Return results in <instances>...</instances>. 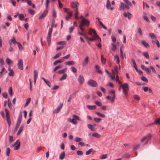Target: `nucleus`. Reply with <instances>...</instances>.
<instances>
[{"label":"nucleus","instance_id":"e2e57ef3","mask_svg":"<svg viewBox=\"0 0 160 160\" xmlns=\"http://www.w3.org/2000/svg\"><path fill=\"white\" fill-rule=\"evenodd\" d=\"M58 45H65L66 44V42L65 41H59L58 42Z\"/></svg>","mask_w":160,"mask_h":160},{"label":"nucleus","instance_id":"72a5a7b5","mask_svg":"<svg viewBox=\"0 0 160 160\" xmlns=\"http://www.w3.org/2000/svg\"><path fill=\"white\" fill-rule=\"evenodd\" d=\"M31 101V98H28L26 100V103L24 106V107H25L27 106L30 102Z\"/></svg>","mask_w":160,"mask_h":160},{"label":"nucleus","instance_id":"c756f323","mask_svg":"<svg viewBox=\"0 0 160 160\" xmlns=\"http://www.w3.org/2000/svg\"><path fill=\"white\" fill-rule=\"evenodd\" d=\"M101 62L103 64H105L106 63V59L104 58L103 55H101Z\"/></svg>","mask_w":160,"mask_h":160},{"label":"nucleus","instance_id":"6ab92c4d","mask_svg":"<svg viewBox=\"0 0 160 160\" xmlns=\"http://www.w3.org/2000/svg\"><path fill=\"white\" fill-rule=\"evenodd\" d=\"M78 8H76L75 11V18L76 20H78L79 18L78 16Z\"/></svg>","mask_w":160,"mask_h":160},{"label":"nucleus","instance_id":"13d9d810","mask_svg":"<svg viewBox=\"0 0 160 160\" xmlns=\"http://www.w3.org/2000/svg\"><path fill=\"white\" fill-rule=\"evenodd\" d=\"M71 71L73 73H76L77 72V70L76 68L74 67H71Z\"/></svg>","mask_w":160,"mask_h":160},{"label":"nucleus","instance_id":"39448f33","mask_svg":"<svg viewBox=\"0 0 160 160\" xmlns=\"http://www.w3.org/2000/svg\"><path fill=\"white\" fill-rule=\"evenodd\" d=\"M89 23L90 21L88 20L86 18H84L82 19L80 24L83 26L86 25L88 26L89 25Z\"/></svg>","mask_w":160,"mask_h":160},{"label":"nucleus","instance_id":"338daca9","mask_svg":"<svg viewBox=\"0 0 160 160\" xmlns=\"http://www.w3.org/2000/svg\"><path fill=\"white\" fill-rule=\"evenodd\" d=\"M134 98L135 99L137 100L138 101H139V100H140V98L137 95H134Z\"/></svg>","mask_w":160,"mask_h":160},{"label":"nucleus","instance_id":"6e6d98bb","mask_svg":"<svg viewBox=\"0 0 160 160\" xmlns=\"http://www.w3.org/2000/svg\"><path fill=\"white\" fill-rule=\"evenodd\" d=\"M8 92L9 94H10V95L11 96H12V88L11 87H9Z\"/></svg>","mask_w":160,"mask_h":160},{"label":"nucleus","instance_id":"4be33fe9","mask_svg":"<svg viewBox=\"0 0 160 160\" xmlns=\"http://www.w3.org/2000/svg\"><path fill=\"white\" fill-rule=\"evenodd\" d=\"M68 121L71 123L74 124H76L77 123V121L74 118L71 119L70 118L68 119Z\"/></svg>","mask_w":160,"mask_h":160},{"label":"nucleus","instance_id":"7c9ffc66","mask_svg":"<svg viewBox=\"0 0 160 160\" xmlns=\"http://www.w3.org/2000/svg\"><path fill=\"white\" fill-rule=\"evenodd\" d=\"M88 128L92 131H94L95 130V128L93 127V126L91 124H88Z\"/></svg>","mask_w":160,"mask_h":160},{"label":"nucleus","instance_id":"393cba45","mask_svg":"<svg viewBox=\"0 0 160 160\" xmlns=\"http://www.w3.org/2000/svg\"><path fill=\"white\" fill-rule=\"evenodd\" d=\"M95 68L97 69V72H98L100 74H102V72L100 70V67L98 65H96L95 66Z\"/></svg>","mask_w":160,"mask_h":160},{"label":"nucleus","instance_id":"0e129e2a","mask_svg":"<svg viewBox=\"0 0 160 160\" xmlns=\"http://www.w3.org/2000/svg\"><path fill=\"white\" fill-rule=\"evenodd\" d=\"M140 146V145L139 144H138L134 146L133 148V149H138Z\"/></svg>","mask_w":160,"mask_h":160},{"label":"nucleus","instance_id":"4468645a","mask_svg":"<svg viewBox=\"0 0 160 160\" xmlns=\"http://www.w3.org/2000/svg\"><path fill=\"white\" fill-rule=\"evenodd\" d=\"M41 78L44 81L45 83L50 88L51 87V84L48 80H46L43 77H42Z\"/></svg>","mask_w":160,"mask_h":160},{"label":"nucleus","instance_id":"5701e85b","mask_svg":"<svg viewBox=\"0 0 160 160\" xmlns=\"http://www.w3.org/2000/svg\"><path fill=\"white\" fill-rule=\"evenodd\" d=\"M67 69V68H65L62 70L58 71L57 72V73L59 74L64 73L65 72H66Z\"/></svg>","mask_w":160,"mask_h":160},{"label":"nucleus","instance_id":"09e8293b","mask_svg":"<svg viewBox=\"0 0 160 160\" xmlns=\"http://www.w3.org/2000/svg\"><path fill=\"white\" fill-rule=\"evenodd\" d=\"M70 55L69 54L65 56L62 57V60H63L64 62L65 59H68L70 57Z\"/></svg>","mask_w":160,"mask_h":160},{"label":"nucleus","instance_id":"37998d69","mask_svg":"<svg viewBox=\"0 0 160 160\" xmlns=\"http://www.w3.org/2000/svg\"><path fill=\"white\" fill-rule=\"evenodd\" d=\"M14 141V139H13V137L12 136H9V142L10 143H11Z\"/></svg>","mask_w":160,"mask_h":160},{"label":"nucleus","instance_id":"c85d7f7f","mask_svg":"<svg viewBox=\"0 0 160 160\" xmlns=\"http://www.w3.org/2000/svg\"><path fill=\"white\" fill-rule=\"evenodd\" d=\"M62 66L61 65H59L56 66L53 69L52 72H54L58 69L61 68H62Z\"/></svg>","mask_w":160,"mask_h":160},{"label":"nucleus","instance_id":"9d476101","mask_svg":"<svg viewBox=\"0 0 160 160\" xmlns=\"http://www.w3.org/2000/svg\"><path fill=\"white\" fill-rule=\"evenodd\" d=\"M78 4L77 2H73L71 3V6L73 8H78Z\"/></svg>","mask_w":160,"mask_h":160},{"label":"nucleus","instance_id":"423d86ee","mask_svg":"<svg viewBox=\"0 0 160 160\" xmlns=\"http://www.w3.org/2000/svg\"><path fill=\"white\" fill-rule=\"evenodd\" d=\"M63 105V104L62 103H59V105L57 107L56 109L53 111V112L54 113H58L60 111L61 109L62 108Z\"/></svg>","mask_w":160,"mask_h":160},{"label":"nucleus","instance_id":"3c124183","mask_svg":"<svg viewBox=\"0 0 160 160\" xmlns=\"http://www.w3.org/2000/svg\"><path fill=\"white\" fill-rule=\"evenodd\" d=\"M61 55V53H58L53 57V58L54 59H57L58 58L59 56H60Z\"/></svg>","mask_w":160,"mask_h":160},{"label":"nucleus","instance_id":"69168bd1","mask_svg":"<svg viewBox=\"0 0 160 160\" xmlns=\"http://www.w3.org/2000/svg\"><path fill=\"white\" fill-rule=\"evenodd\" d=\"M141 79L143 81H144L146 82H148V80L147 79L146 77L144 76H142L141 78Z\"/></svg>","mask_w":160,"mask_h":160},{"label":"nucleus","instance_id":"de8ad7c7","mask_svg":"<svg viewBox=\"0 0 160 160\" xmlns=\"http://www.w3.org/2000/svg\"><path fill=\"white\" fill-rule=\"evenodd\" d=\"M11 40L12 42L13 43L14 45H15L16 43H17L18 42H17L16 40L15 39V37H13L12 39L10 40L9 41Z\"/></svg>","mask_w":160,"mask_h":160},{"label":"nucleus","instance_id":"4c0bfd02","mask_svg":"<svg viewBox=\"0 0 160 160\" xmlns=\"http://www.w3.org/2000/svg\"><path fill=\"white\" fill-rule=\"evenodd\" d=\"M115 60H116V62L118 64H119L120 62L119 57L118 55H116L115 56Z\"/></svg>","mask_w":160,"mask_h":160},{"label":"nucleus","instance_id":"f03ea898","mask_svg":"<svg viewBox=\"0 0 160 160\" xmlns=\"http://www.w3.org/2000/svg\"><path fill=\"white\" fill-rule=\"evenodd\" d=\"M22 118V115L21 112L19 115V117H18V121L17 122V123L16 125V126H15V128L14 129V132H16L17 131L18 129V127H19V125L21 123V121Z\"/></svg>","mask_w":160,"mask_h":160},{"label":"nucleus","instance_id":"7ed1b4c3","mask_svg":"<svg viewBox=\"0 0 160 160\" xmlns=\"http://www.w3.org/2000/svg\"><path fill=\"white\" fill-rule=\"evenodd\" d=\"M5 110L6 113L7 121L8 126L10 127L11 124V122L9 115V112L7 108H5Z\"/></svg>","mask_w":160,"mask_h":160},{"label":"nucleus","instance_id":"79ce46f5","mask_svg":"<svg viewBox=\"0 0 160 160\" xmlns=\"http://www.w3.org/2000/svg\"><path fill=\"white\" fill-rule=\"evenodd\" d=\"M93 119L94 121L97 123L99 122H100L102 120L101 119L97 118H95Z\"/></svg>","mask_w":160,"mask_h":160},{"label":"nucleus","instance_id":"ddd939ff","mask_svg":"<svg viewBox=\"0 0 160 160\" xmlns=\"http://www.w3.org/2000/svg\"><path fill=\"white\" fill-rule=\"evenodd\" d=\"M142 44L144 46L145 48H149L150 45L145 40H142L141 41Z\"/></svg>","mask_w":160,"mask_h":160},{"label":"nucleus","instance_id":"864d4df0","mask_svg":"<svg viewBox=\"0 0 160 160\" xmlns=\"http://www.w3.org/2000/svg\"><path fill=\"white\" fill-rule=\"evenodd\" d=\"M93 151V150L92 148H91L88 150V151L86 152V155H88L89 154Z\"/></svg>","mask_w":160,"mask_h":160},{"label":"nucleus","instance_id":"b1692460","mask_svg":"<svg viewBox=\"0 0 160 160\" xmlns=\"http://www.w3.org/2000/svg\"><path fill=\"white\" fill-rule=\"evenodd\" d=\"M65 156V152H62L59 156V158L60 160L63 159Z\"/></svg>","mask_w":160,"mask_h":160},{"label":"nucleus","instance_id":"f8f14e48","mask_svg":"<svg viewBox=\"0 0 160 160\" xmlns=\"http://www.w3.org/2000/svg\"><path fill=\"white\" fill-rule=\"evenodd\" d=\"M48 13V11L47 10H46L40 16L39 18V19H41L44 17Z\"/></svg>","mask_w":160,"mask_h":160},{"label":"nucleus","instance_id":"ea45409f","mask_svg":"<svg viewBox=\"0 0 160 160\" xmlns=\"http://www.w3.org/2000/svg\"><path fill=\"white\" fill-rule=\"evenodd\" d=\"M24 15L23 14H22L19 15V19L21 20H24Z\"/></svg>","mask_w":160,"mask_h":160},{"label":"nucleus","instance_id":"603ef678","mask_svg":"<svg viewBox=\"0 0 160 160\" xmlns=\"http://www.w3.org/2000/svg\"><path fill=\"white\" fill-rule=\"evenodd\" d=\"M127 14L128 16L127 17L128 18V19H130L132 17V15L129 12H127Z\"/></svg>","mask_w":160,"mask_h":160},{"label":"nucleus","instance_id":"f257e3e1","mask_svg":"<svg viewBox=\"0 0 160 160\" xmlns=\"http://www.w3.org/2000/svg\"><path fill=\"white\" fill-rule=\"evenodd\" d=\"M121 87L122 88L123 93L125 96H127L128 95V91L129 89L128 84L127 83H125L122 85Z\"/></svg>","mask_w":160,"mask_h":160},{"label":"nucleus","instance_id":"c03bdc74","mask_svg":"<svg viewBox=\"0 0 160 160\" xmlns=\"http://www.w3.org/2000/svg\"><path fill=\"white\" fill-rule=\"evenodd\" d=\"M107 157V154H103L100 157V158L102 159H105Z\"/></svg>","mask_w":160,"mask_h":160},{"label":"nucleus","instance_id":"774afa93","mask_svg":"<svg viewBox=\"0 0 160 160\" xmlns=\"http://www.w3.org/2000/svg\"><path fill=\"white\" fill-rule=\"evenodd\" d=\"M6 62L8 64H9L10 63L12 62V61L9 58H7L6 59Z\"/></svg>","mask_w":160,"mask_h":160},{"label":"nucleus","instance_id":"473e14b6","mask_svg":"<svg viewBox=\"0 0 160 160\" xmlns=\"http://www.w3.org/2000/svg\"><path fill=\"white\" fill-rule=\"evenodd\" d=\"M95 113L98 116H100L102 118H104L105 117V115L104 114H102L98 112H96Z\"/></svg>","mask_w":160,"mask_h":160},{"label":"nucleus","instance_id":"2eb2a0df","mask_svg":"<svg viewBox=\"0 0 160 160\" xmlns=\"http://www.w3.org/2000/svg\"><path fill=\"white\" fill-rule=\"evenodd\" d=\"M24 128V126L23 125H21V126L19 129V130L18 131V132L17 133V136L19 135L21 133V132H22V130Z\"/></svg>","mask_w":160,"mask_h":160},{"label":"nucleus","instance_id":"4d7b16f0","mask_svg":"<svg viewBox=\"0 0 160 160\" xmlns=\"http://www.w3.org/2000/svg\"><path fill=\"white\" fill-rule=\"evenodd\" d=\"M29 12L32 15L34 14L35 12L32 9H29L28 10Z\"/></svg>","mask_w":160,"mask_h":160},{"label":"nucleus","instance_id":"6e6552de","mask_svg":"<svg viewBox=\"0 0 160 160\" xmlns=\"http://www.w3.org/2000/svg\"><path fill=\"white\" fill-rule=\"evenodd\" d=\"M93 33L94 36H93V38H94L95 40H97L98 39H99V41H101V38L99 37V36L97 34L96 31L95 30H93Z\"/></svg>","mask_w":160,"mask_h":160},{"label":"nucleus","instance_id":"e433bc0d","mask_svg":"<svg viewBox=\"0 0 160 160\" xmlns=\"http://www.w3.org/2000/svg\"><path fill=\"white\" fill-rule=\"evenodd\" d=\"M112 45V50L114 51L117 48V47L116 45L115 44H114V43H112L111 44Z\"/></svg>","mask_w":160,"mask_h":160},{"label":"nucleus","instance_id":"412c9836","mask_svg":"<svg viewBox=\"0 0 160 160\" xmlns=\"http://www.w3.org/2000/svg\"><path fill=\"white\" fill-rule=\"evenodd\" d=\"M75 62L73 61H71L67 62H66L65 63V64L69 66L71 65H73L75 64Z\"/></svg>","mask_w":160,"mask_h":160},{"label":"nucleus","instance_id":"a211bd4d","mask_svg":"<svg viewBox=\"0 0 160 160\" xmlns=\"http://www.w3.org/2000/svg\"><path fill=\"white\" fill-rule=\"evenodd\" d=\"M75 93H73L71 94L70 95V96L69 97V98L68 99V102H71V101L72 100V98H74V97H75Z\"/></svg>","mask_w":160,"mask_h":160},{"label":"nucleus","instance_id":"9b49d317","mask_svg":"<svg viewBox=\"0 0 160 160\" xmlns=\"http://www.w3.org/2000/svg\"><path fill=\"white\" fill-rule=\"evenodd\" d=\"M89 62V57L88 56H87L84 59V61L82 62V65L83 66L87 65L88 63Z\"/></svg>","mask_w":160,"mask_h":160},{"label":"nucleus","instance_id":"bb28decb","mask_svg":"<svg viewBox=\"0 0 160 160\" xmlns=\"http://www.w3.org/2000/svg\"><path fill=\"white\" fill-rule=\"evenodd\" d=\"M67 75L66 73H64L62 76L59 79V81H62L65 79L67 77Z\"/></svg>","mask_w":160,"mask_h":160},{"label":"nucleus","instance_id":"f3484780","mask_svg":"<svg viewBox=\"0 0 160 160\" xmlns=\"http://www.w3.org/2000/svg\"><path fill=\"white\" fill-rule=\"evenodd\" d=\"M63 62V60H62V58L60 59H58L55 61L53 63V65L54 66L57 65L58 63H60Z\"/></svg>","mask_w":160,"mask_h":160},{"label":"nucleus","instance_id":"5fc2aeb1","mask_svg":"<svg viewBox=\"0 0 160 160\" xmlns=\"http://www.w3.org/2000/svg\"><path fill=\"white\" fill-rule=\"evenodd\" d=\"M72 117H73V118H74L76 120H80V117L76 115H72Z\"/></svg>","mask_w":160,"mask_h":160},{"label":"nucleus","instance_id":"0eeeda50","mask_svg":"<svg viewBox=\"0 0 160 160\" xmlns=\"http://www.w3.org/2000/svg\"><path fill=\"white\" fill-rule=\"evenodd\" d=\"M17 66L19 69L21 70H22L23 69V61L22 59H20L18 61Z\"/></svg>","mask_w":160,"mask_h":160},{"label":"nucleus","instance_id":"cd10ccee","mask_svg":"<svg viewBox=\"0 0 160 160\" xmlns=\"http://www.w3.org/2000/svg\"><path fill=\"white\" fill-rule=\"evenodd\" d=\"M142 53L146 59H149V56L148 52H143Z\"/></svg>","mask_w":160,"mask_h":160},{"label":"nucleus","instance_id":"2f4dec72","mask_svg":"<svg viewBox=\"0 0 160 160\" xmlns=\"http://www.w3.org/2000/svg\"><path fill=\"white\" fill-rule=\"evenodd\" d=\"M145 137L147 140H149L151 139L152 135L151 133H148Z\"/></svg>","mask_w":160,"mask_h":160},{"label":"nucleus","instance_id":"f704fd0d","mask_svg":"<svg viewBox=\"0 0 160 160\" xmlns=\"http://www.w3.org/2000/svg\"><path fill=\"white\" fill-rule=\"evenodd\" d=\"M92 136L97 138H99L100 137V135L97 132H95L92 134Z\"/></svg>","mask_w":160,"mask_h":160},{"label":"nucleus","instance_id":"1a4fd4ad","mask_svg":"<svg viewBox=\"0 0 160 160\" xmlns=\"http://www.w3.org/2000/svg\"><path fill=\"white\" fill-rule=\"evenodd\" d=\"M78 80L80 84H82L84 81V79L82 75H79L78 78Z\"/></svg>","mask_w":160,"mask_h":160},{"label":"nucleus","instance_id":"bf43d9fd","mask_svg":"<svg viewBox=\"0 0 160 160\" xmlns=\"http://www.w3.org/2000/svg\"><path fill=\"white\" fill-rule=\"evenodd\" d=\"M130 157V155L129 154H127V153L125 154L122 156V158H128Z\"/></svg>","mask_w":160,"mask_h":160},{"label":"nucleus","instance_id":"a878e982","mask_svg":"<svg viewBox=\"0 0 160 160\" xmlns=\"http://www.w3.org/2000/svg\"><path fill=\"white\" fill-rule=\"evenodd\" d=\"M111 5V2L109 0H107L106 7L108 10L110 9V7Z\"/></svg>","mask_w":160,"mask_h":160},{"label":"nucleus","instance_id":"dca6fc26","mask_svg":"<svg viewBox=\"0 0 160 160\" xmlns=\"http://www.w3.org/2000/svg\"><path fill=\"white\" fill-rule=\"evenodd\" d=\"M52 30V28H50L49 29L47 39H51Z\"/></svg>","mask_w":160,"mask_h":160},{"label":"nucleus","instance_id":"052dcab7","mask_svg":"<svg viewBox=\"0 0 160 160\" xmlns=\"http://www.w3.org/2000/svg\"><path fill=\"white\" fill-rule=\"evenodd\" d=\"M8 75L9 76H14V72L12 70L9 71Z\"/></svg>","mask_w":160,"mask_h":160},{"label":"nucleus","instance_id":"a19ab883","mask_svg":"<svg viewBox=\"0 0 160 160\" xmlns=\"http://www.w3.org/2000/svg\"><path fill=\"white\" fill-rule=\"evenodd\" d=\"M149 35L152 39L156 38V37L153 33H149Z\"/></svg>","mask_w":160,"mask_h":160},{"label":"nucleus","instance_id":"20e7f679","mask_svg":"<svg viewBox=\"0 0 160 160\" xmlns=\"http://www.w3.org/2000/svg\"><path fill=\"white\" fill-rule=\"evenodd\" d=\"M87 84L92 87H96L98 85L97 82L95 81L92 79H90L87 82Z\"/></svg>","mask_w":160,"mask_h":160},{"label":"nucleus","instance_id":"49530a36","mask_svg":"<svg viewBox=\"0 0 160 160\" xmlns=\"http://www.w3.org/2000/svg\"><path fill=\"white\" fill-rule=\"evenodd\" d=\"M95 104L97 106L101 107L102 106V104L101 102L98 101H95Z\"/></svg>","mask_w":160,"mask_h":160},{"label":"nucleus","instance_id":"c9c22d12","mask_svg":"<svg viewBox=\"0 0 160 160\" xmlns=\"http://www.w3.org/2000/svg\"><path fill=\"white\" fill-rule=\"evenodd\" d=\"M20 142H19L18 144H17L16 146L14 147V149L15 150H18L20 147Z\"/></svg>","mask_w":160,"mask_h":160},{"label":"nucleus","instance_id":"8fccbe9b","mask_svg":"<svg viewBox=\"0 0 160 160\" xmlns=\"http://www.w3.org/2000/svg\"><path fill=\"white\" fill-rule=\"evenodd\" d=\"M155 124L159 125L160 124V118L156 119L155 120Z\"/></svg>","mask_w":160,"mask_h":160},{"label":"nucleus","instance_id":"aec40b11","mask_svg":"<svg viewBox=\"0 0 160 160\" xmlns=\"http://www.w3.org/2000/svg\"><path fill=\"white\" fill-rule=\"evenodd\" d=\"M87 107L90 110H95L96 109V106L95 105H87Z\"/></svg>","mask_w":160,"mask_h":160},{"label":"nucleus","instance_id":"a18cd8bd","mask_svg":"<svg viewBox=\"0 0 160 160\" xmlns=\"http://www.w3.org/2000/svg\"><path fill=\"white\" fill-rule=\"evenodd\" d=\"M125 4L123 2L121 3V5L120 6V8H121V10H124L125 8Z\"/></svg>","mask_w":160,"mask_h":160},{"label":"nucleus","instance_id":"680f3d73","mask_svg":"<svg viewBox=\"0 0 160 160\" xmlns=\"http://www.w3.org/2000/svg\"><path fill=\"white\" fill-rule=\"evenodd\" d=\"M124 2L127 5H131L132 4L131 2L129 1L128 0H123Z\"/></svg>","mask_w":160,"mask_h":160},{"label":"nucleus","instance_id":"58836bf2","mask_svg":"<svg viewBox=\"0 0 160 160\" xmlns=\"http://www.w3.org/2000/svg\"><path fill=\"white\" fill-rule=\"evenodd\" d=\"M11 150L9 148H7L6 155L7 156H9L10 152Z\"/></svg>","mask_w":160,"mask_h":160}]
</instances>
